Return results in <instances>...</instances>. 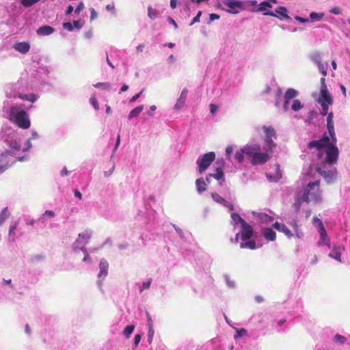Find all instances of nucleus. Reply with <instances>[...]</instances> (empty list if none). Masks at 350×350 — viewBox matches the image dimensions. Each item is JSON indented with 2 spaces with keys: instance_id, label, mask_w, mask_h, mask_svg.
Instances as JSON below:
<instances>
[{
  "instance_id": "51",
  "label": "nucleus",
  "mask_w": 350,
  "mask_h": 350,
  "mask_svg": "<svg viewBox=\"0 0 350 350\" xmlns=\"http://www.w3.org/2000/svg\"><path fill=\"white\" fill-rule=\"evenodd\" d=\"M202 11H199L197 14V15L193 18L192 22L191 23L190 25H193L196 23L200 22V18L202 16Z\"/></svg>"
},
{
  "instance_id": "20",
  "label": "nucleus",
  "mask_w": 350,
  "mask_h": 350,
  "mask_svg": "<svg viewBox=\"0 0 350 350\" xmlns=\"http://www.w3.org/2000/svg\"><path fill=\"white\" fill-rule=\"evenodd\" d=\"M273 170H275V174H271L269 173L267 174V178L271 182H277L282 177V172L280 169V166L276 164L273 166Z\"/></svg>"
},
{
  "instance_id": "5",
  "label": "nucleus",
  "mask_w": 350,
  "mask_h": 350,
  "mask_svg": "<svg viewBox=\"0 0 350 350\" xmlns=\"http://www.w3.org/2000/svg\"><path fill=\"white\" fill-rule=\"evenodd\" d=\"M7 100L11 98H19L21 100L29 101L32 103H35L38 96L34 94H24L21 88V83L9 84L6 85L5 90Z\"/></svg>"
},
{
  "instance_id": "48",
  "label": "nucleus",
  "mask_w": 350,
  "mask_h": 350,
  "mask_svg": "<svg viewBox=\"0 0 350 350\" xmlns=\"http://www.w3.org/2000/svg\"><path fill=\"white\" fill-rule=\"evenodd\" d=\"M63 27L68 31H73V25L70 22H66L62 24Z\"/></svg>"
},
{
  "instance_id": "45",
  "label": "nucleus",
  "mask_w": 350,
  "mask_h": 350,
  "mask_svg": "<svg viewBox=\"0 0 350 350\" xmlns=\"http://www.w3.org/2000/svg\"><path fill=\"white\" fill-rule=\"evenodd\" d=\"M334 340L335 342H339L340 344H343L346 341V338L343 336H341L340 334H336L334 336Z\"/></svg>"
},
{
  "instance_id": "32",
  "label": "nucleus",
  "mask_w": 350,
  "mask_h": 350,
  "mask_svg": "<svg viewBox=\"0 0 350 350\" xmlns=\"http://www.w3.org/2000/svg\"><path fill=\"white\" fill-rule=\"evenodd\" d=\"M231 219L234 225L240 224L241 226L244 222H245V221L238 213H232L231 214Z\"/></svg>"
},
{
  "instance_id": "38",
  "label": "nucleus",
  "mask_w": 350,
  "mask_h": 350,
  "mask_svg": "<svg viewBox=\"0 0 350 350\" xmlns=\"http://www.w3.org/2000/svg\"><path fill=\"white\" fill-rule=\"evenodd\" d=\"M158 11L149 6L148 8V15L150 18L154 20L158 16Z\"/></svg>"
},
{
  "instance_id": "29",
  "label": "nucleus",
  "mask_w": 350,
  "mask_h": 350,
  "mask_svg": "<svg viewBox=\"0 0 350 350\" xmlns=\"http://www.w3.org/2000/svg\"><path fill=\"white\" fill-rule=\"evenodd\" d=\"M10 216V212L8 207L3 208L0 212V226L5 223V221Z\"/></svg>"
},
{
  "instance_id": "60",
  "label": "nucleus",
  "mask_w": 350,
  "mask_h": 350,
  "mask_svg": "<svg viewBox=\"0 0 350 350\" xmlns=\"http://www.w3.org/2000/svg\"><path fill=\"white\" fill-rule=\"evenodd\" d=\"M143 92V90L139 92L138 94L134 95L131 99H130V103H133V102H135L141 96V94H142Z\"/></svg>"
},
{
  "instance_id": "41",
  "label": "nucleus",
  "mask_w": 350,
  "mask_h": 350,
  "mask_svg": "<svg viewBox=\"0 0 350 350\" xmlns=\"http://www.w3.org/2000/svg\"><path fill=\"white\" fill-rule=\"evenodd\" d=\"M18 222L16 221L12 222V224L10 225V229H9V238L10 239H14L12 235H14V234H15L14 230H16V228L18 226Z\"/></svg>"
},
{
  "instance_id": "16",
  "label": "nucleus",
  "mask_w": 350,
  "mask_h": 350,
  "mask_svg": "<svg viewBox=\"0 0 350 350\" xmlns=\"http://www.w3.org/2000/svg\"><path fill=\"white\" fill-rule=\"evenodd\" d=\"M187 94H188L187 89L184 88L182 90L178 98L177 99L176 104L174 106V110H176V111L179 110L184 107L185 102L187 100Z\"/></svg>"
},
{
  "instance_id": "19",
  "label": "nucleus",
  "mask_w": 350,
  "mask_h": 350,
  "mask_svg": "<svg viewBox=\"0 0 350 350\" xmlns=\"http://www.w3.org/2000/svg\"><path fill=\"white\" fill-rule=\"evenodd\" d=\"M253 215L262 223H270L273 221V217L262 212H253Z\"/></svg>"
},
{
  "instance_id": "63",
  "label": "nucleus",
  "mask_w": 350,
  "mask_h": 350,
  "mask_svg": "<svg viewBox=\"0 0 350 350\" xmlns=\"http://www.w3.org/2000/svg\"><path fill=\"white\" fill-rule=\"evenodd\" d=\"M74 10V8L72 5H70L68 6L66 10V15H70Z\"/></svg>"
},
{
  "instance_id": "43",
  "label": "nucleus",
  "mask_w": 350,
  "mask_h": 350,
  "mask_svg": "<svg viewBox=\"0 0 350 350\" xmlns=\"http://www.w3.org/2000/svg\"><path fill=\"white\" fill-rule=\"evenodd\" d=\"M154 334V331L153 329V326H149L148 327V340L149 344L152 343Z\"/></svg>"
},
{
  "instance_id": "25",
  "label": "nucleus",
  "mask_w": 350,
  "mask_h": 350,
  "mask_svg": "<svg viewBox=\"0 0 350 350\" xmlns=\"http://www.w3.org/2000/svg\"><path fill=\"white\" fill-rule=\"evenodd\" d=\"M273 227L279 232H282L284 234H286L288 238H290L291 237V231L287 228V227L284 224L275 222L273 224Z\"/></svg>"
},
{
  "instance_id": "37",
  "label": "nucleus",
  "mask_w": 350,
  "mask_h": 350,
  "mask_svg": "<svg viewBox=\"0 0 350 350\" xmlns=\"http://www.w3.org/2000/svg\"><path fill=\"white\" fill-rule=\"evenodd\" d=\"M93 85H94V87L96 88H103L106 90H110V89L111 88V85L107 82H106V83L99 82V83H96L94 84Z\"/></svg>"
},
{
  "instance_id": "40",
  "label": "nucleus",
  "mask_w": 350,
  "mask_h": 350,
  "mask_svg": "<svg viewBox=\"0 0 350 350\" xmlns=\"http://www.w3.org/2000/svg\"><path fill=\"white\" fill-rule=\"evenodd\" d=\"M40 0H21V3L25 8H29L36 3H38Z\"/></svg>"
},
{
  "instance_id": "8",
  "label": "nucleus",
  "mask_w": 350,
  "mask_h": 350,
  "mask_svg": "<svg viewBox=\"0 0 350 350\" xmlns=\"http://www.w3.org/2000/svg\"><path fill=\"white\" fill-rule=\"evenodd\" d=\"M215 159V154L214 152H209L201 157H199L196 161L199 173L202 174L206 169H208Z\"/></svg>"
},
{
  "instance_id": "58",
  "label": "nucleus",
  "mask_w": 350,
  "mask_h": 350,
  "mask_svg": "<svg viewBox=\"0 0 350 350\" xmlns=\"http://www.w3.org/2000/svg\"><path fill=\"white\" fill-rule=\"evenodd\" d=\"M146 317H147V320H148V326H153V321H152V319L150 317V313L146 311Z\"/></svg>"
},
{
  "instance_id": "56",
  "label": "nucleus",
  "mask_w": 350,
  "mask_h": 350,
  "mask_svg": "<svg viewBox=\"0 0 350 350\" xmlns=\"http://www.w3.org/2000/svg\"><path fill=\"white\" fill-rule=\"evenodd\" d=\"M217 109H218V107L216 105H214V104H211L210 105V112L213 115L216 113Z\"/></svg>"
},
{
  "instance_id": "26",
  "label": "nucleus",
  "mask_w": 350,
  "mask_h": 350,
  "mask_svg": "<svg viewBox=\"0 0 350 350\" xmlns=\"http://www.w3.org/2000/svg\"><path fill=\"white\" fill-rule=\"evenodd\" d=\"M93 231L91 229L87 228L79 234L78 239L77 241H86L92 238Z\"/></svg>"
},
{
  "instance_id": "6",
  "label": "nucleus",
  "mask_w": 350,
  "mask_h": 350,
  "mask_svg": "<svg viewBox=\"0 0 350 350\" xmlns=\"http://www.w3.org/2000/svg\"><path fill=\"white\" fill-rule=\"evenodd\" d=\"M262 131L264 133L265 145L262 150L260 149V153H267L268 158L267 161L271 157L273 149L276 147L274 139H276V133L275 129L271 126H263Z\"/></svg>"
},
{
  "instance_id": "27",
  "label": "nucleus",
  "mask_w": 350,
  "mask_h": 350,
  "mask_svg": "<svg viewBox=\"0 0 350 350\" xmlns=\"http://www.w3.org/2000/svg\"><path fill=\"white\" fill-rule=\"evenodd\" d=\"M196 186L198 192L200 193L206 191V183L203 178H198L196 180Z\"/></svg>"
},
{
  "instance_id": "2",
  "label": "nucleus",
  "mask_w": 350,
  "mask_h": 350,
  "mask_svg": "<svg viewBox=\"0 0 350 350\" xmlns=\"http://www.w3.org/2000/svg\"><path fill=\"white\" fill-rule=\"evenodd\" d=\"M0 141L3 143L5 151L0 154V174L16 161L24 162L29 160L27 153L31 149L29 142L22 144L20 136L10 126H3L0 132Z\"/></svg>"
},
{
  "instance_id": "7",
  "label": "nucleus",
  "mask_w": 350,
  "mask_h": 350,
  "mask_svg": "<svg viewBox=\"0 0 350 350\" xmlns=\"http://www.w3.org/2000/svg\"><path fill=\"white\" fill-rule=\"evenodd\" d=\"M325 77L321 79V90L320 95L317 100V102L321 106V114L322 116H326L328 112L329 106L332 105L333 100L328 92L327 85L325 84Z\"/></svg>"
},
{
  "instance_id": "49",
  "label": "nucleus",
  "mask_w": 350,
  "mask_h": 350,
  "mask_svg": "<svg viewBox=\"0 0 350 350\" xmlns=\"http://www.w3.org/2000/svg\"><path fill=\"white\" fill-rule=\"evenodd\" d=\"M237 336H235V338H240V337H243L244 336H245L247 334V330L242 328V329H237Z\"/></svg>"
},
{
  "instance_id": "1",
  "label": "nucleus",
  "mask_w": 350,
  "mask_h": 350,
  "mask_svg": "<svg viewBox=\"0 0 350 350\" xmlns=\"http://www.w3.org/2000/svg\"><path fill=\"white\" fill-rule=\"evenodd\" d=\"M333 118V113L327 114V133H325L321 139L312 141L308 145L310 152L316 158H313L312 164L303 174V187L295 193L293 207L296 211L300 210L303 202L311 205L323 203V190L320 188V180L316 179L317 173L328 184L334 183L336 178L337 173L333 165L338 160L339 151L336 146L337 140Z\"/></svg>"
},
{
  "instance_id": "10",
  "label": "nucleus",
  "mask_w": 350,
  "mask_h": 350,
  "mask_svg": "<svg viewBox=\"0 0 350 350\" xmlns=\"http://www.w3.org/2000/svg\"><path fill=\"white\" fill-rule=\"evenodd\" d=\"M298 92L293 88L288 89L284 94V100L282 106V109L284 112L289 109V104L291 100L298 96Z\"/></svg>"
},
{
  "instance_id": "15",
  "label": "nucleus",
  "mask_w": 350,
  "mask_h": 350,
  "mask_svg": "<svg viewBox=\"0 0 350 350\" xmlns=\"http://www.w3.org/2000/svg\"><path fill=\"white\" fill-rule=\"evenodd\" d=\"M12 48L17 52L21 54H27L31 48L30 44L29 42L23 41V42H16Z\"/></svg>"
},
{
  "instance_id": "42",
  "label": "nucleus",
  "mask_w": 350,
  "mask_h": 350,
  "mask_svg": "<svg viewBox=\"0 0 350 350\" xmlns=\"http://www.w3.org/2000/svg\"><path fill=\"white\" fill-rule=\"evenodd\" d=\"M90 103L92 104L95 110L98 111L99 109V105L94 95L91 96Z\"/></svg>"
},
{
  "instance_id": "9",
  "label": "nucleus",
  "mask_w": 350,
  "mask_h": 350,
  "mask_svg": "<svg viewBox=\"0 0 350 350\" xmlns=\"http://www.w3.org/2000/svg\"><path fill=\"white\" fill-rule=\"evenodd\" d=\"M224 5L228 8L227 11L231 14H238L243 8V3L237 0H225Z\"/></svg>"
},
{
  "instance_id": "12",
  "label": "nucleus",
  "mask_w": 350,
  "mask_h": 350,
  "mask_svg": "<svg viewBox=\"0 0 350 350\" xmlns=\"http://www.w3.org/2000/svg\"><path fill=\"white\" fill-rule=\"evenodd\" d=\"M312 223L320 234V241H325L327 233L322 221L317 217H313Z\"/></svg>"
},
{
  "instance_id": "4",
  "label": "nucleus",
  "mask_w": 350,
  "mask_h": 350,
  "mask_svg": "<svg viewBox=\"0 0 350 350\" xmlns=\"http://www.w3.org/2000/svg\"><path fill=\"white\" fill-rule=\"evenodd\" d=\"M250 159L252 165H262L267 162V154L260 153V146L255 141L249 142L234 154V160L241 163L244 156Z\"/></svg>"
},
{
  "instance_id": "36",
  "label": "nucleus",
  "mask_w": 350,
  "mask_h": 350,
  "mask_svg": "<svg viewBox=\"0 0 350 350\" xmlns=\"http://www.w3.org/2000/svg\"><path fill=\"white\" fill-rule=\"evenodd\" d=\"M134 329L135 325H128L124 328L123 333L126 338H130L131 335L134 331Z\"/></svg>"
},
{
  "instance_id": "62",
  "label": "nucleus",
  "mask_w": 350,
  "mask_h": 350,
  "mask_svg": "<svg viewBox=\"0 0 350 350\" xmlns=\"http://www.w3.org/2000/svg\"><path fill=\"white\" fill-rule=\"evenodd\" d=\"M90 12H91L90 19L91 20L95 19L97 17V13L95 11V10L94 8H92L90 10Z\"/></svg>"
},
{
  "instance_id": "39",
  "label": "nucleus",
  "mask_w": 350,
  "mask_h": 350,
  "mask_svg": "<svg viewBox=\"0 0 350 350\" xmlns=\"http://www.w3.org/2000/svg\"><path fill=\"white\" fill-rule=\"evenodd\" d=\"M240 247L241 248H249L250 250L256 249V242H241Z\"/></svg>"
},
{
  "instance_id": "57",
  "label": "nucleus",
  "mask_w": 350,
  "mask_h": 350,
  "mask_svg": "<svg viewBox=\"0 0 350 350\" xmlns=\"http://www.w3.org/2000/svg\"><path fill=\"white\" fill-rule=\"evenodd\" d=\"M72 25L73 28L75 27L77 29H80L83 27V23H81L79 21H74Z\"/></svg>"
},
{
  "instance_id": "21",
  "label": "nucleus",
  "mask_w": 350,
  "mask_h": 350,
  "mask_svg": "<svg viewBox=\"0 0 350 350\" xmlns=\"http://www.w3.org/2000/svg\"><path fill=\"white\" fill-rule=\"evenodd\" d=\"M55 32V29L49 25H44L39 27L36 33L40 36H49Z\"/></svg>"
},
{
  "instance_id": "59",
  "label": "nucleus",
  "mask_w": 350,
  "mask_h": 350,
  "mask_svg": "<svg viewBox=\"0 0 350 350\" xmlns=\"http://www.w3.org/2000/svg\"><path fill=\"white\" fill-rule=\"evenodd\" d=\"M219 18V16L218 14H211L209 15V22L208 23H211L212 21H215V20H217Z\"/></svg>"
},
{
  "instance_id": "17",
  "label": "nucleus",
  "mask_w": 350,
  "mask_h": 350,
  "mask_svg": "<svg viewBox=\"0 0 350 350\" xmlns=\"http://www.w3.org/2000/svg\"><path fill=\"white\" fill-rule=\"evenodd\" d=\"M211 197L215 202L222 204L226 207H228L230 211H232L234 209L233 204L226 201L224 198H222L217 193H212Z\"/></svg>"
},
{
  "instance_id": "34",
  "label": "nucleus",
  "mask_w": 350,
  "mask_h": 350,
  "mask_svg": "<svg viewBox=\"0 0 350 350\" xmlns=\"http://www.w3.org/2000/svg\"><path fill=\"white\" fill-rule=\"evenodd\" d=\"M318 67L319 71L322 74L323 77L327 76V70L328 68V62H325V64L322 63V62L319 64H317Z\"/></svg>"
},
{
  "instance_id": "54",
  "label": "nucleus",
  "mask_w": 350,
  "mask_h": 350,
  "mask_svg": "<svg viewBox=\"0 0 350 350\" xmlns=\"http://www.w3.org/2000/svg\"><path fill=\"white\" fill-rule=\"evenodd\" d=\"M106 10L107 11L111 12L112 14H116V10L113 4H107L106 5Z\"/></svg>"
},
{
  "instance_id": "14",
  "label": "nucleus",
  "mask_w": 350,
  "mask_h": 350,
  "mask_svg": "<svg viewBox=\"0 0 350 350\" xmlns=\"http://www.w3.org/2000/svg\"><path fill=\"white\" fill-rule=\"evenodd\" d=\"M275 13L272 12H267L264 14L269 15L274 17H278L280 19L290 20V16L287 14V9L285 7L280 6L275 9Z\"/></svg>"
},
{
  "instance_id": "44",
  "label": "nucleus",
  "mask_w": 350,
  "mask_h": 350,
  "mask_svg": "<svg viewBox=\"0 0 350 350\" xmlns=\"http://www.w3.org/2000/svg\"><path fill=\"white\" fill-rule=\"evenodd\" d=\"M271 5L269 2L263 1L259 4L258 10V11H265V10H266L267 8H271Z\"/></svg>"
},
{
  "instance_id": "31",
  "label": "nucleus",
  "mask_w": 350,
  "mask_h": 350,
  "mask_svg": "<svg viewBox=\"0 0 350 350\" xmlns=\"http://www.w3.org/2000/svg\"><path fill=\"white\" fill-rule=\"evenodd\" d=\"M310 59L316 65L317 64H319V63H321L322 62L321 54V53H319L318 51H314V52L312 53L310 55Z\"/></svg>"
},
{
  "instance_id": "33",
  "label": "nucleus",
  "mask_w": 350,
  "mask_h": 350,
  "mask_svg": "<svg viewBox=\"0 0 350 350\" xmlns=\"http://www.w3.org/2000/svg\"><path fill=\"white\" fill-rule=\"evenodd\" d=\"M304 107V105L298 99H295L292 101L291 109L294 111H298Z\"/></svg>"
},
{
  "instance_id": "64",
  "label": "nucleus",
  "mask_w": 350,
  "mask_h": 350,
  "mask_svg": "<svg viewBox=\"0 0 350 350\" xmlns=\"http://www.w3.org/2000/svg\"><path fill=\"white\" fill-rule=\"evenodd\" d=\"M74 195H75V196L76 198H77L78 199H79V200H81V199H82V194H81V193L79 190L75 189V190L74 191Z\"/></svg>"
},
{
  "instance_id": "24",
  "label": "nucleus",
  "mask_w": 350,
  "mask_h": 350,
  "mask_svg": "<svg viewBox=\"0 0 350 350\" xmlns=\"http://www.w3.org/2000/svg\"><path fill=\"white\" fill-rule=\"evenodd\" d=\"M262 234L267 241H274L275 239V232L270 228H262Z\"/></svg>"
},
{
  "instance_id": "13",
  "label": "nucleus",
  "mask_w": 350,
  "mask_h": 350,
  "mask_svg": "<svg viewBox=\"0 0 350 350\" xmlns=\"http://www.w3.org/2000/svg\"><path fill=\"white\" fill-rule=\"evenodd\" d=\"M213 178L219 181L220 185L223 184L225 180L224 175L221 167H217L215 168V173H210L206 177V180L208 183H211V178Z\"/></svg>"
},
{
  "instance_id": "23",
  "label": "nucleus",
  "mask_w": 350,
  "mask_h": 350,
  "mask_svg": "<svg viewBox=\"0 0 350 350\" xmlns=\"http://www.w3.org/2000/svg\"><path fill=\"white\" fill-rule=\"evenodd\" d=\"M56 215L55 213L51 210L45 211L41 216L39 217L38 221L42 224H44L49 219L55 217Z\"/></svg>"
},
{
  "instance_id": "30",
  "label": "nucleus",
  "mask_w": 350,
  "mask_h": 350,
  "mask_svg": "<svg viewBox=\"0 0 350 350\" xmlns=\"http://www.w3.org/2000/svg\"><path fill=\"white\" fill-rule=\"evenodd\" d=\"M144 109L143 105L137 106V107L132 109L129 113L128 118L131 120L133 118L137 117Z\"/></svg>"
},
{
  "instance_id": "11",
  "label": "nucleus",
  "mask_w": 350,
  "mask_h": 350,
  "mask_svg": "<svg viewBox=\"0 0 350 350\" xmlns=\"http://www.w3.org/2000/svg\"><path fill=\"white\" fill-rule=\"evenodd\" d=\"M240 233L242 241H248L254 234L253 227L245 221L241 226Z\"/></svg>"
},
{
  "instance_id": "50",
  "label": "nucleus",
  "mask_w": 350,
  "mask_h": 350,
  "mask_svg": "<svg viewBox=\"0 0 350 350\" xmlns=\"http://www.w3.org/2000/svg\"><path fill=\"white\" fill-rule=\"evenodd\" d=\"M85 6L83 2H80L76 9L75 10V13L77 14H79L80 12L84 9Z\"/></svg>"
},
{
  "instance_id": "61",
  "label": "nucleus",
  "mask_w": 350,
  "mask_h": 350,
  "mask_svg": "<svg viewBox=\"0 0 350 350\" xmlns=\"http://www.w3.org/2000/svg\"><path fill=\"white\" fill-rule=\"evenodd\" d=\"M141 339H142V336L139 334H136L135 336L134 345H135V347H137L138 345V344L139 343Z\"/></svg>"
},
{
  "instance_id": "3",
  "label": "nucleus",
  "mask_w": 350,
  "mask_h": 350,
  "mask_svg": "<svg viewBox=\"0 0 350 350\" xmlns=\"http://www.w3.org/2000/svg\"><path fill=\"white\" fill-rule=\"evenodd\" d=\"M2 111L5 118L19 128L27 129L30 127L29 116L23 105L14 104L12 100H5L3 103Z\"/></svg>"
},
{
  "instance_id": "46",
  "label": "nucleus",
  "mask_w": 350,
  "mask_h": 350,
  "mask_svg": "<svg viewBox=\"0 0 350 350\" xmlns=\"http://www.w3.org/2000/svg\"><path fill=\"white\" fill-rule=\"evenodd\" d=\"M232 152H233L232 146H228L226 147V154L227 159L229 161H232L231 154L232 153Z\"/></svg>"
},
{
  "instance_id": "53",
  "label": "nucleus",
  "mask_w": 350,
  "mask_h": 350,
  "mask_svg": "<svg viewBox=\"0 0 350 350\" xmlns=\"http://www.w3.org/2000/svg\"><path fill=\"white\" fill-rule=\"evenodd\" d=\"M329 256L334 258L336 260H340V253L338 251H333L332 253L329 254Z\"/></svg>"
},
{
  "instance_id": "52",
  "label": "nucleus",
  "mask_w": 350,
  "mask_h": 350,
  "mask_svg": "<svg viewBox=\"0 0 350 350\" xmlns=\"http://www.w3.org/2000/svg\"><path fill=\"white\" fill-rule=\"evenodd\" d=\"M157 109L156 105H151L149 108V110L146 112L147 115L149 116H153L154 111Z\"/></svg>"
},
{
  "instance_id": "22",
  "label": "nucleus",
  "mask_w": 350,
  "mask_h": 350,
  "mask_svg": "<svg viewBox=\"0 0 350 350\" xmlns=\"http://www.w3.org/2000/svg\"><path fill=\"white\" fill-rule=\"evenodd\" d=\"M109 264L105 259H102L99 264L100 271L98 274L99 278H105L107 275Z\"/></svg>"
},
{
  "instance_id": "28",
  "label": "nucleus",
  "mask_w": 350,
  "mask_h": 350,
  "mask_svg": "<svg viewBox=\"0 0 350 350\" xmlns=\"http://www.w3.org/2000/svg\"><path fill=\"white\" fill-rule=\"evenodd\" d=\"M325 14L323 12H312L309 15V21L319 22L323 20Z\"/></svg>"
},
{
  "instance_id": "55",
  "label": "nucleus",
  "mask_w": 350,
  "mask_h": 350,
  "mask_svg": "<svg viewBox=\"0 0 350 350\" xmlns=\"http://www.w3.org/2000/svg\"><path fill=\"white\" fill-rule=\"evenodd\" d=\"M295 19L296 21H299L301 23H306L309 22V19L308 18H302V17L299 16H295Z\"/></svg>"
},
{
  "instance_id": "47",
  "label": "nucleus",
  "mask_w": 350,
  "mask_h": 350,
  "mask_svg": "<svg viewBox=\"0 0 350 350\" xmlns=\"http://www.w3.org/2000/svg\"><path fill=\"white\" fill-rule=\"evenodd\" d=\"M329 12L335 15H339L342 13V9L340 7L336 6L331 8Z\"/></svg>"
},
{
  "instance_id": "35",
  "label": "nucleus",
  "mask_w": 350,
  "mask_h": 350,
  "mask_svg": "<svg viewBox=\"0 0 350 350\" xmlns=\"http://www.w3.org/2000/svg\"><path fill=\"white\" fill-rule=\"evenodd\" d=\"M173 227L174 228L176 232L178 234L180 239H187L189 238V235H190L189 232H188L187 231L184 232L182 229L176 226L175 225H173Z\"/></svg>"
},
{
  "instance_id": "18",
  "label": "nucleus",
  "mask_w": 350,
  "mask_h": 350,
  "mask_svg": "<svg viewBox=\"0 0 350 350\" xmlns=\"http://www.w3.org/2000/svg\"><path fill=\"white\" fill-rule=\"evenodd\" d=\"M14 131L15 133H18V135L20 136V142L22 144H25V143H27V142H29L31 145V148L32 147L31 141L32 139H37L39 138V135L34 130L31 131V137H29L28 139H25L23 135L21 132H18L17 130H15L14 129Z\"/></svg>"
}]
</instances>
